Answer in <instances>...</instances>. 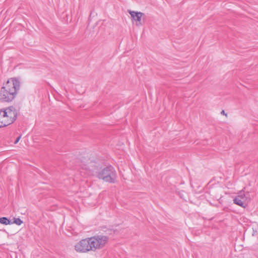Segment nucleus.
<instances>
[{
  "label": "nucleus",
  "mask_w": 258,
  "mask_h": 258,
  "mask_svg": "<svg viewBox=\"0 0 258 258\" xmlns=\"http://www.w3.org/2000/svg\"><path fill=\"white\" fill-rule=\"evenodd\" d=\"M0 223L4 225H9L11 223V221L7 217L0 218Z\"/></svg>",
  "instance_id": "8"
},
{
  "label": "nucleus",
  "mask_w": 258,
  "mask_h": 258,
  "mask_svg": "<svg viewBox=\"0 0 258 258\" xmlns=\"http://www.w3.org/2000/svg\"><path fill=\"white\" fill-rule=\"evenodd\" d=\"M20 88V82L16 78H10L0 90V102L9 103L16 97Z\"/></svg>",
  "instance_id": "2"
},
{
  "label": "nucleus",
  "mask_w": 258,
  "mask_h": 258,
  "mask_svg": "<svg viewBox=\"0 0 258 258\" xmlns=\"http://www.w3.org/2000/svg\"><path fill=\"white\" fill-rule=\"evenodd\" d=\"M18 111L14 106L0 109V128L13 123L17 118Z\"/></svg>",
  "instance_id": "3"
},
{
  "label": "nucleus",
  "mask_w": 258,
  "mask_h": 258,
  "mask_svg": "<svg viewBox=\"0 0 258 258\" xmlns=\"http://www.w3.org/2000/svg\"><path fill=\"white\" fill-rule=\"evenodd\" d=\"M22 223L23 221L21 219L19 218L14 219V223L17 224V225H20Z\"/></svg>",
  "instance_id": "9"
},
{
  "label": "nucleus",
  "mask_w": 258,
  "mask_h": 258,
  "mask_svg": "<svg viewBox=\"0 0 258 258\" xmlns=\"http://www.w3.org/2000/svg\"><path fill=\"white\" fill-rule=\"evenodd\" d=\"M79 166L82 170H84L86 175H91L94 174L104 181L109 183H115L116 179V173L114 168L107 166L101 170H99L97 164L90 160L88 158H84L81 160Z\"/></svg>",
  "instance_id": "1"
},
{
  "label": "nucleus",
  "mask_w": 258,
  "mask_h": 258,
  "mask_svg": "<svg viewBox=\"0 0 258 258\" xmlns=\"http://www.w3.org/2000/svg\"><path fill=\"white\" fill-rule=\"evenodd\" d=\"M221 114H224V115H226V114L225 113L224 110H222V111H221Z\"/></svg>",
  "instance_id": "11"
},
{
  "label": "nucleus",
  "mask_w": 258,
  "mask_h": 258,
  "mask_svg": "<svg viewBox=\"0 0 258 258\" xmlns=\"http://www.w3.org/2000/svg\"><path fill=\"white\" fill-rule=\"evenodd\" d=\"M75 249L77 252L80 253H86L90 251H93L90 237L82 239L77 242L75 245Z\"/></svg>",
  "instance_id": "6"
},
{
  "label": "nucleus",
  "mask_w": 258,
  "mask_h": 258,
  "mask_svg": "<svg viewBox=\"0 0 258 258\" xmlns=\"http://www.w3.org/2000/svg\"><path fill=\"white\" fill-rule=\"evenodd\" d=\"M108 236L103 235H98L90 237L93 251L103 248L108 242Z\"/></svg>",
  "instance_id": "4"
},
{
  "label": "nucleus",
  "mask_w": 258,
  "mask_h": 258,
  "mask_svg": "<svg viewBox=\"0 0 258 258\" xmlns=\"http://www.w3.org/2000/svg\"><path fill=\"white\" fill-rule=\"evenodd\" d=\"M129 13L132 19L137 22L136 25L139 26L141 24V18L143 14L141 12H136L135 11H130Z\"/></svg>",
  "instance_id": "7"
},
{
  "label": "nucleus",
  "mask_w": 258,
  "mask_h": 258,
  "mask_svg": "<svg viewBox=\"0 0 258 258\" xmlns=\"http://www.w3.org/2000/svg\"><path fill=\"white\" fill-rule=\"evenodd\" d=\"M250 195L249 192L244 193L243 190H241L237 195L234 198V204L238 205L242 208H246L248 203L250 201Z\"/></svg>",
  "instance_id": "5"
},
{
  "label": "nucleus",
  "mask_w": 258,
  "mask_h": 258,
  "mask_svg": "<svg viewBox=\"0 0 258 258\" xmlns=\"http://www.w3.org/2000/svg\"><path fill=\"white\" fill-rule=\"evenodd\" d=\"M20 138H21V136H19V137L16 139V141H15L14 143H15V144H16L17 143H18V142H19V141L20 140Z\"/></svg>",
  "instance_id": "10"
}]
</instances>
